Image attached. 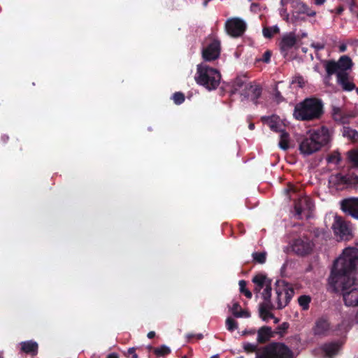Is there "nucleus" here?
<instances>
[{"label":"nucleus","mask_w":358,"mask_h":358,"mask_svg":"<svg viewBox=\"0 0 358 358\" xmlns=\"http://www.w3.org/2000/svg\"><path fill=\"white\" fill-rule=\"evenodd\" d=\"M289 2V0H280V5L281 6L285 7Z\"/></svg>","instance_id":"obj_46"},{"label":"nucleus","mask_w":358,"mask_h":358,"mask_svg":"<svg viewBox=\"0 0 358 358\" xmlns=\"http://www.w3.org/2000/svg\"><path fill=\"white\" fill-rule=\"evenodd\" d=\"M279 13H280V16L283 18V20L288 22L289 14L287 12V9L285 7L281 6V8H279Z\"/></svg>","instance_id":"obj_40"},{"label":"nucleus","mask_w":358,"mask_h":358,"mask_svg":"<svg viewBox=\"0 0 358 358\" xmlns=\"http://www.w3.org/2000/svg\"><path fill=\"white\" fill-rule=\"evenodd\" d=\"M323 113L322 101L316 98H306L297 103L293 115L298 120L307 121L318 119Z\"/></svg>","instance_id":"obj_5"},{"label":"nucleus","mask_w":358,"mask_h":358,"mask_svg":"<svg viewBox=\"0 0 358 358\" xmlns=\"http://www.w3.org/2000/svg\"><path fill=\"white\" fill-rule=\"evenodd\" d=\"M226 327L227 330L233 331L238 328V324L231 317H227L226 320Z\"/></svg>","instance_id":"obj_35"},{"label":"nucleus","mask_w":358,"mask_h":358,"mask_svg":"<svg viewBox=\"0 0 358 358\" xmlns=\"http://www.w3.org/2000/svg\"><path fill=\"white\" fill-rule=\"evenodd\" d=\"M128 355H131V358H137V355L135 353V349L134 348H131L127 351Z\"/></svg>","instance_id":"obj_44"},{"label":"nucleus","mask_w":358,"mask_h":358,"mask_svg":"<svg viewBox=\"0 0 358 358\" xmlns=\"http://www.w3.org/2000/svg\"><path fill=\"white\" fill-rule=\"evenodd\" d=\"M351 186L358 184V176L350 175Z\"/></svg>","instance_id":"obj_43"},{"label":"nucleus","mask_w":358,"mask_h":358,"mask_svg":"<svg viewBox=\"0 0 358 358\" xmlns=\"http://www.w3.org/2000/svg\"><path fill=\"white\" fill-rule=\"evenodd\" d=\"M172 99L177 105L181 104L185 101L184 94L181 92H176L173 94Z\"/></svg>","instance_id":"obj_37"},{"label":"nucleus","mask_w":358,"mask_h":358,"mask_svg":"<svg viewBox=\"0 0 358 358\" xmlns=\"http://www.w3.org/2000/svg\"><path fill=\"white\" fill-rule=\"evenodd\" d=\"M331 330L330 324L324 318L318 319L313 328V332L317 336H326Z\"/></svg>","instance_id":"obj_19"},{"label":"nucleus","mask_w":358,"mask_h":358,"mask_svg":"<svg viewBox=\"0 0 358 358\" xmlns=\"http://www.w3.org/2000/svg\"><path fill=\"white\" fill-rule=\"evenodd\" d=\"M262 121L266 124L269 128L275 132L285 131L283 129V124L279 117L276 115H271L269 117H263Z\"/></svg>","instance_id":"obj_18"},{"label":"nucleus","mask_w":358,"mask_h":358,"mask_svg":"<svg viewBox=\"0 0 358 358\" xmlns=\"http://www.w3.org/2000/svg\"><path fill=\"white\" fill-rule=\"evenodd\" d=\"M343 136L352 141H357L358 140V131L349 127H343Z\"/></svg>","instance_id":"obj_26"},{"label":"nucleus","mask_w":358,"mask_h":358,"mask_svg":"<svg viewBox=\"0 0 358 358\" xmlns=\"http://www.w3.org/2000/svg\"><path fill=\"white\" fill-rule=\"evenodd\" d=\"M334 234L341 240H349L352 237V225L342 217L336 215L331 226Z\"/></svg>","instance_id":"obj_9"},{"label":"nucleus","mask_w":358,"mask_h":358,"mask_svg":"<svg viewBox=\"0 0 358 358\" xmlns=\"http://www.w3.org/2000/svg\"><path fill=\"white\" fill-rule=\"evenodd\" d=\"M337 83L344 91L350 92L355 89V85L352 83L350 73H339L337 76Z\"/></svg>","instance_id":"obj_20"},{"label":"nucleus","mask_w":358,"mask_h":358,"mask_svg":"<svg viewBox=\"0 0 358 358\" xmlns=\"http://www.w3.org/2000/svg\"><path fill=\"white\" fill-rule=\"evenodd\" d=\"M154 352L158 356H163L169 354L171 350L166 345H162L159 348H155Z\"/></svg>","instance_id":"obj_36"},{"label":"nucleus","mask_w":358,"mask_h":358,"mask_svg":"<svg viewBox=\"0 0 358 358\" xmlns=\"http://www.w3.org/2000/svg\"><path fill=\"white\" fill-rule=\"evenodd\" d=\"M107 358H118V356L115 353H111L108 355Z\"/></svg>","instance_id":"obj_48"},{"label":"nucleus","mask_w":358,"mask_h":358,"mask_svg":"<svg viewBox=\"0 0 358 358\" xmlns=\"http://www.w3.org/2000/svg\"><path fill=\"white\" fill-rule=\"evenodd\" d=\"M249 129H250V130H253V129H255V124H254L253 123H250V124H249Z\"/></svg>","instance_id":"obj_50"},{"label":"nucleus","mask_w":358,"mask_h":358,"mask_svg":"<svg viewBox=\"0 0 358 358\" xmlns=\"http://www.w3.org/2000/svg\"><path fill=\"white\" fill-rule=\"evenodd\" d=\"M217 355H214L212 357V358H216Z\"/></svg>","instance_id":"obj_55"},{"label":"nucleus","mask_w":358,"mask_h":358,"mask_svg":"<svg viewBox=\"0 0 358 358\" xmlns=\"http://www.w3.org/2000/svg\"><path fill=\"white\" fill-rule=\"evenodd\" d=\"M294 289L288 283L284 280H277L275 282V294L273 299H271L274 304L273 308L282 309L290 301L294 295Z\"/></svg>","instance_id":"obj_7"},{"label":"nucleus","mask_w":358,"mask_h":358,"mask_svg":"<svg viewBox=\"0 0 358 358\" xmlns=\"http://www.w3.org/2000/svg\"><path fill=\"white\" fill-rule=\"evenodd\" d=\"M252 257L255 262L259 264H264L266 259V252H254L252 254Z\"/></svg>","instance_id":"obj_33"},{"label":"nucleus","mask_w":358,"mask_h":358,"mask_svg":"<svg viewBox=\"0 0 358 358\" xmlns=\"http://www.w3.org/2000/svg\"><path fill=\"white\" fill-rule=\"evenodd\" d=\"M356 92H357V93L358 94V87L356 89Z\"/></svg>","instance_id":"obj_56"},{"label":"nucleus","mask_w":358,"mask_h":358,"mask_svg":"<svg viewBox=\"0 0 358 358\" xmlns=\"http://www.w3.org/2000/svg\"><path fill=\"white\" fill-rule=\"evenodd\" d=\"M342 343L340 341H333L324 343L321 346L322 351L328 357L336 355L341 348Z\"/></svg>","instance_id":"obj_21"},{"label":"nucleus","mask_w":358,"mask_h":358,"mask_svg":"<svg viewBox=\"0 0 358 358\" xmlns=\"http://www.w3.org/2000/svg\"><path fill=\"white\" fill-rule=\"evenodd\" d=\"M350 161L353 164V166L358 169V150H353L348 152Z\"/></svg>","instance_id":"obj_32"},{"label":"nucleus","mask_w":358,"mask_h":358,"mask_svg":"<svg viewBox=\"0 0 358 358\" xmlns=\"http://www.w3.org/2000/svg\"><path fill=\"white\" fill-rule=\"evenodd\" d=\"M184 358H185V357H184Z\"/></svg>","instance_id":"obj_57"},{"label":"nucleus","mask_w":358,"mask_h":358,"mask_svg":"<svg viewBox=\"0 0 358 358\" xmlns=\"http://www.w3.org/2000/svg\"><path fill=\"white\" fill-rule=\"evenodd\" d=\"M230 310L232 314L236 317L248 318L250 316L248 311L242 310L241 307L237 302H234L233 303L231 308H230Z\"/></svg>","instance_id":"obj_25"},{"label":"nucleus","mask_w":358,"mask_h":358,"mask_svg":"<svg viewBox=\"0 0 358 358\" xmlns=\"http://www.w3.org/2000/svg\"><path fill=\"white\" fill-rule=\"evenodd\" d=\"M271 335V328L263 327L260 328L257 332V341L259 343H264L267 341Z\"/></svg>","instance_id":"obj_24"},{"label":"nucleus","mask_w":358,"mask_h":358,"mask_svg":"<svg viewBox=\"0 0 358 358\" xmlns=\"http://www.w3.org/2000/svg\"><path fill=\"white\" fill-rule=\"evenodd\" d=\"M296 9L299 13L306 14L308 16L313 17L315 15V12L310 10L308 6L303 3H298L296 4Z\"/></svg>","instance_id":"obj_29"},{"label":"nucleus","mask_w":358,"mask_h":358,"mask_svg":"<svg viewBox=\"0 0 358 358\" xmlns=\"http://www.w3.org/2000/svg\"><path fill=\"white\" fill-rule=\"evenodd\" d=\"M280 29L277 25L269 27H264L263 29V35L265 38H271L274 34L278 33Z\"/></svg>","instance_id":"obj_28"},{"label":"nucleus","mask_w":358,"mask_h":358,"mask_svg":"<svg viewBox=\"0 0 358 358\" xmlns=\"http://www.w3.org/2000/svg\"><path fill=\"white\" fill-rule=\"evenodd\" d=\"M274 98L278 103L280 102L282 100V96H281L280 92L277 90H275V92L274 93Z\"/></svg>","instance_id":"obj_42"},{"label":"nucleus","mask_w":358,"mask_h":358,"mask_svg":"<svg viewBox=\"0 0 358 358\" xmlns=\"http://www.w3.org/2000/svg\"><path fill=\"white\" fill-rule=\"evenodd\" d=\"M245 28V22L239 18H232L227 20L226 22L227 33L234 37H238L242 35Z\"/></svg>","instance_id":"obj_14"},{"label":"nucleus","mask_w":358,"mask_h":358,"mask_svg":"<svg viewBox=\"0 0 358 358\" xmlns=\"http://www.w3.org/2000/svg\"><path fill=\"white\" fill-rule=\"evenodd\" d=\"M329 283L341 292L347 306H358V249L345 248L334 262Z\"/></svg>","instance_id":"obj_1"},{"label":"nucleus","mask_w":358,"mask_h":358,"mask_svg":"<svg viewBox=\"0 0 358 358\" xmlns=\"http://www.w3.org/2000/svg\"><path fill=\"white\" fill-rule=\"evenodd\" d=\"M292 248L296 254L303 256L311 252L313 243L308 238L303 236L294 240Z\"/></svg>","instance_id":"obj_13"},{"label":"nucleus","mask_w":358,"mask_h":358,"mask_svg":"<svg viewBox=\"0 0 358 358\" xmlns=\"http://www.w3.org/2000/svg\"><path fill=\"white\" fill-rule=\"evenodd\" d=\"M332 132L326 127L313 131L304 138L299 145V150L303 155H310L327 145L331 140Z\"/></svg>","instance_id":"obj_3"},{"label":"nucleus","mask_w":358,"mask_h":358,"mask_svg":"<svg viewBox=\"0 0 358 358\" xmlns=\"http://www.w3.org/2000/svg\"><path fill=\"white\" fill-rule=\"evenodd\" d=\"M296 38L293 33L285 34L280 43V48L281 53L284 57H286L289 50L295 45Z\"/></svg>","instance_id":"obj_16"},{"label":"nucleus","mask_w":358,"mask_h":358,"mask_svg":"<svg viewBox=\"0 0 358 358\" xmlns=\"http://www.w3.org/2000/svg\"><path fill=\"white\" fill-rule=\"evenodd\" d=\"M353 63L352 59L347 55L341 56L337 62L326 61L325 69L328 76L339 73H350V71L352 67Z\"/></svg>","instance_id":"obj_8"},{"label":"nucleus","mask_w":358,"mask_h":358,"mask_svg":"<svg viewBox=\"0 0 358 358\" xmlns=\"http://www.w3.org/2000/svg\"><path fill=\"white\" fill-rule=\"evenodd\" d=\"M341 161V157L339 154H334L328 157V162L330 163L338 164Z\"/></svg>","instance_id":"obj_39"},{"label":"nucleus","mask_w":358,"mask_h":358,"mask_svg":"<svg viewBox=\"0 0 358 358\" xmlns=\"http://www.w3.org/2000/svg\"><path fill=\"white\" fill-rule=\"evenodd\" d=\"M350 175L332 174L329 178V187L335 190H343L351 186Z\"/></svg>","instance_id":"obj_11"},{"label":"nucleus","mask_w":358,"mask_h":358,"mask_svg":"<svg viewBox=\"0 0 358 358\" xmlns=\"http://www.w3.org/2000/svg\"><path fill=\"white\" fill-rule=\"evenodd\" d=\"M244 92L242 94L245 98L250 99L254 103H257V100L262 94V88L258 85L252 83H245L243 85Z\"/></svg>","instance_id":"obj_17"},{"label":"nucleus","mask_w":358,"mask_h":358,"mask_svg":"<svg viewBox=\"0 0 358 358\" xmlns=\"http://www.w3.org/2000/svg\"><path fill=\"white\" fill-rule=\"evenodd\" d=\"M3 356H2V353L0 352V358H2Z\"/></svg>","instance_id":"obj_54"},{"label":"nucleus","mask_w":358,"mask_h":358,"mask_svg":"<svg viewBox=\"0 0 358 358\" xmlns=\"http://www.w3.org/2000/svg\"><path fill=\"white\" fill-rule=\"evenodd\" d=\"M333 119L341 124L347 123L348 121V116L343 113L341 108L339 107L334 106L332 108Z\"/></svg>","instance_id":"obj_23"},{"label":"nucleus","mask_w":358,"mask_h":358,"mask_svg":"<svg viewBox=\"0 0 358 358\" xmlns=\"http://www.w3.org/2000/svg\"><path fill=\"white\" fill-rule=\"evenodd\" d=\"M220 54V43L217 39H213L202 50V57L204 61L211 62L217 59Z\"/></svg>","instance_id":"obj_12"},{"label":"nucleus","mask_w":358,"mask_h":358,"mask_svg":"<svg viewBox=\"0 0 358 358\" xmlns=\"http://www.w3.org/2000/svg\"><path fill=\"white\" fill-rule=\"evenodd\" d=\"M243 348L247 352H256V358H293L291 350L279 343H273L262 348H258L256 344L245 343Z\"/></svg>","instance_id":"obj_4"},{"label":"nucleus","mask_w":358,"mask_h":358,"mask_svg":"<svg viewBox=\"0 0 358 358\" xmlns=\"http://www.w3.org/2000/svg\"><path fill=\"white\" fill-rule=\"evenodd\" d=\"M346 49H347V46H346L345 44L343 43V44L340 45V46H339V51L341 52H345L346 50Z\"/></svg>","instance_id":"obj_45"},{"label":"nucleus","mask_w":358,"mask_h":358,"mask_svg":"<svg viewBox=\"0 0 358 358\" xmlns=\"http://www.w3.org/2000/svg\"><path fill=\"white\" fill-rule=\"evenodd\" d=\"M196 336H197V338H199V339H201V338H203V335H202L201 334H198Z\"/></svg>","instance_id":"obj_52"},{"label":"nucleus","mask_w":358,"mask_h":358,"mask_svg":"<svg viewBox=\"0 0 358 358\" xmlns=\"http://www.w3.org/2000/svg\"><path fill=\"white\" fill-rule=\"evenodd\" d=\"M341 206L345 213L358 220V198L344 199L341 201Z\"/></svg>","instance_id":"obj_15"},{"label":"nucleus","mask_w":358,"mask_h":358,"mask_svg":"<svg viewBox=\"0 0 358 358\" xmlns=\"http://www.w3.org/2000/svg\"><path fill=\"white\" fill-rule=\"evenodd\" d=\"M305 83L304 78L301 76L297 75L292 78L291 85L301 88L305 85Z\"/></svg>","instance_id":"obj_31"},{"label":"nucleus","mask_w":358,"mask_h":358,"mask_svg":"<svg viewBox=\"0 0 358 358\" xmlns=\"http://www.w3.org/2000/svg\"><path fill=\"white\" fill-rule=\"evenodd\" d=\"M271 58V52L269 51H266L262 57V61L264 62L268 63L270 61Z\"/></svg>","instance_id":"obj_41"},{"label":"nucleus","mask_w":358,"mask_h":358,"mask_svg":"<svg viewBox=\"0 0 358 358\" xmlns=\"http://www.w3.org/2000/svg\"><path fill=\"white\" fill-rule=\"evenodd\" d=\"M8 139V136H2V140L3 141V142H6V141Z\"/></svg>","instance_id":"obj_51"},{"label":"nucleus","mask_w":358,"mask_h":358,"mask_svg":"<svg viewBox=\"0 0 358 358\" xmlns=\"http://www.w3.org/2000/svg\"><path fill=\"white\" fill-rule=\"evenodd\" d=\"M324 2V0H315V3L317 5H322Z\"/></svg>","instance_id":"obj_49"},{"label":"nucleus","mask_w":358,"mask_h":358,"mask_svg":"<svg viewBox=\"0 0 358 358\" xmlns=\"http://www.w3.org/2000/svg\"><path fill=\"white\" fill-rule=\"evenodd\" d=\"M289 135L286 131H282L280 135L279 148L282 150H287L289 148Z\"/></svg>","instance_id":"obj_27"},{"label":"nucleus","mask_w":358,"mask_h":358,"mask_svg":"<svg viewBox=\"0 0 358 358\" xmlns=\"http://www.w3.org/2000/svg\"><path fill=\"white\" fill-rule=\"evenodd\" d=\"M313 207L312 201L308 197L300 198L294 204V217L297 219L308 217Z\"/></svg>","instance_id":"obj_10"},{"label":"nucleus","mask_w":358,"mask_h":358,"mask_svg":"<svg viewBox=\"0 0 358 358\" xmlns=\"http://www.w3.org/2000/svg\"><path fill=\"white\" fill-rule=\"evenodd\" d=\"M306 36H307V34H306V33H304V34H302V36H303V37H306Z\"/></svg>","instance_id":"obj_53"},{"label":"nucleus","mask_w":358,"mask_h":358,"mask_svg":"<svg viewBox=\"0 0 358 358\" xmlns=\"http://www.w3.org/2000/svg\"><path fill=\"white\" fill-rule=\"evenodd\" d=\"M240 287V292L243 294L248 299L252 298V292L245 288L246 282L243 280H241L238 282Z\"/></svg>","instance_id":"obj_34"},{"label":"nucleus","mask_w":358,"mask_h":358,"mask_svg":"<svg viewBox=\"0 0 358 358\" xmlns=\"http://www.w3.org/2000/svg\"><path fill=\"white\" fill-rule=\"evenodd\" d=\"M194 78L198 85L203 86L208 91L217 89L221 81L220 71L206 63L197 65Z\"/></svg>","instance_id":"obj_6"},{"label":"nucleus","mask_w":358,"mask_h":358,"mask_svg":"<svg viewBox=\"0 0 358 358\" xmlns=\"http://www.w3.org/2000/svg\"><path fill=\"white\" fill-rule=\"evenodd\" d=\"M155 336V331H150L148 334V337L149 338H154Z\"/></svg>","instance_id":"obj_47"},{"label":"nucleus","mask_w":358,"mask_h":358,"mask_svg":"<svg viewBox=\"0 0 358 358\" xmlns=\"http://www.w3.org/2000/svg\"><path fill=\"white\" fill-rule=\"evenodd\" d=\"M310 300V297L307 295H302L298 299L299 304L303 310L308 309Z\"/></svg>","instance_id":"obj_30"},{"label":"nucleus","mask_w":358,"mask_h":358,"mask_svg":"<svg viewBox=\"0 0 358 358\" xmlns=\"http://www.w3.org/2000/svg\"><path fill=\"white\" fill-rule=\"evenodd\" d=\"M21 349L27 354L36 355L38 352V343L33 341L22 342Z\"/></svg>","instance_id":"obj_22"},{"label":"nucleus","mask_w":358,"mask_h":358,"mask_svg":"<svg viewBox=\"0 0 358 358\" xmlns=\"http://www.w3.org/2000/svg\"><path fill=\"white\" fill-rule=\"evenodd\" d=\"M252 282L255 284L254 291L257 293L264 289L262 296L264 302L259 304V313L260 317L264 321L268 322L271 319L274 320L275 323L278 322V320L271 313L274 304L271 301V280L263 273L255 275Z\"/></svg>","instance_id":"obj_2"},{"label":"nucleus","mask_w":358,"mask_h":358,"mask_svg":"<svg viewBox=\"0 0 358 358\" xmlns=\"http://www.w3.org/2000/svg\"><path fill=\"white\" fill-rule=\"evenodd\" d=\"M316 52L323 50L325 48V43L324 42H313L310 45Z\"/></svg>","instance_id":"obj_38"}]
</instances>
